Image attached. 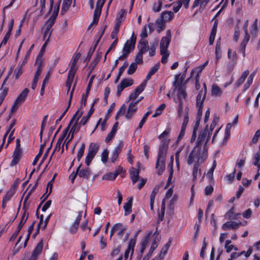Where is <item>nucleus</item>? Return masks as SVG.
<instances>
[{
	"label": "nucleus",
	"mask_w": 260,
	"mask_h": 260,
	"mask_svg": "<svg viewBox=\"0 0 260 260\" xmlns=\"http://www.w3.org/2000/svg\"><path fill=\"white\" fill-rule=\"evenodd\" d=\"M207 156L208 150L198 146H195L190 152L187 160V163L188 165H190L194 162L192 169V180L193 181H196L198 177L201 175L202 172L201 169L199 168L200 165L204 162L207 159Z\"/></svg>",
	"instance_id": "nucleus-1"
},
{
	"label": "nucleus",
	"mask_w": 260,
	"mask_h": 260,
	"mask_svg": "<svg viewBox=\"0 0 260 260\" xmlns=\"http://www.w3.org/2000/svg\"><path fill=\"white\" fill-rule=\"evenodd\" d=\"M218 118H214L212 121L209 129L207 125L204 130L200 132L196 142V146H198L199 147L208 150V147L207 146V143L210 140L213 130L215 127L218 122Z\"/></svg>",
	"instance_id": "nucleus-2"
},
{
	"label": "nucleus",
	"mask_w": 260,
	"mask_h": 260,
	"mask_svg": "<svg viewBox=\"0 0 260 260\" xmlns=\"http://www.w3.org/2000/svg\"><path fill=\"white\" fill-rule=\"evenodd\" d=\"M169 140H162L159 147L158 154L156 162V169L158 170L157 174L161 175L165 169V160L166 153L168 148Z\"/></svg>",
	"instance_id": "nucleus-3"
},
{
	"label": "nucleus",
	"mask_w": 260,
	"mask_h": 260,
	"mask_svg": "<svg viewBox=\"0 0 260 260\" xmlns=\"http://www.w3.org/2000/svg\"><path fill=\"white\" fill-rule=\"evenodd\" d=\"M171 31L168 30L166 36L163 37L160 41V53L162 56L161 62L162 63H166L167 62L170 55L168 48L171 42Z\"/></svg>",
	"instance_id": "nucleus-4"
},
{
	"label": "nucleus",
	"mask_w": 260,
	"mask_h": 260,
	"mask_svg": "<svg viewBox=\"0 0 260 260\" xmlns=\"http://www.w3.org/2000/svg\"><path fill=\"white\" fill-rule=\"evenodd\" d=\"M81 55L80 53H76L74 55L72 59L71 66L68 73V79L66 82V86L68 87V92L70 90L72 83L73 81L74 76L77 71V69L76 68V64L79 59L80 58Z\"/></svg>",
	"instance_id": "nucleus-5"
},
{
	"label": "nucleus",
	"mask_w": 260,
	"mask_h": 260,
	"mask_svg": "<svg viewBox=\"0 0 260 260\" xmlns=\"http://www.w3.org/2000/svg\"><path fill=\"white\" fill-rule=\"evenodd\" d=\"M217 1L215 0L216 2ZM209 1L210 0H194L191 7L192 15L193 16L202 15Z\"/></svg>",
	"instance_id": "nucleus-6"
},
{
	"label": "nucleus",
	"mask_w": 260,
	"mask_h": 260,
	"mask_svg": "<svg viewBox=\"0 0 260 260\" xmlns=\"http://www.w3.org/2000/svg\"><path fill=\"white\" fill-rule=\"evenodd\" d=\"M180 76V74L175 75V81L173 83V85L176 86V88L178 87V91L177 96L179 103L180 101H182L183 99H185L187 95V93L185 91V87H184L182 85V81L178 83V80H179Z\"/></svg>",
	"instance_id": "nucleus-7"
},
{
	"label": "nucleus",
	"mask_w": 260,
	"mask_h": 260,
	"mask_svg": "<svg viewBox=\"0 0 260 260\" xmlns=\"http://www.w3.org/2000/svg\"><path fill=\"white\" fill-rule=\"evenodd\" d=\"M248 21H246L245 24H244L243 28L244 30L245 35L244 36V38L241 43L240 44V51L242 52L243 56L244 57L245 56V48L246 46L249 41L250 39V35L248 31Z\"/></svg>",
	"instance_id": "nucleus-8"
},
{
	"label": "nucleus",
	"mask_w": 260,
	"mask_h": 260,
	"mask_svg": "<svg viewBox=\"0 0 260 260\" xmlns=\"http://www.w3.org/2000/svg\"><path fill=\"white\" fill-rule=\"evenodd\" d=\"M136 41V36L133 33L130 39L128 40L123 48V52L129 54L135 48Z\"/></svg>",
	"instance_id": "nucleus-9"
},
{
	"label": "nucleus",
	"mask_w": 260,
	"mask_h": 260,
	"mask_svg": "<svg viewBox=\"0 0 260 260\" xmlns=\"http://www.w3.org/2000/svg\"><path fill=\"white\" fill-rule=\"evenodd\" d=\"M206 91L203 93V89L200 90L196 98V106L198 108V112L199 116L202 113L204 102L206 98Z\"/></svg>",
	"instance_id": "nucleus-10"
},
{
	"label": "nucleus",
	"mask_w": 260,
	"mask_h": 260,
	"mask_svg": "<svg viewBox=\"0 0 260 260\" xmlns=\"http://www.w3.org/2000/svg\"><path fill=\"white\" fill-rule=\"evenodd\" d=\"M190 0H178L173 3L172 5L173 6V10L174 12H177L181 7L183 6L185 9H188L189 6Z\"/></svg>",
	"instance_id": "nucleus-11"
},
{
	"label": "nucleus",
	"mask_w": 260,
	"mask_h": 260,
	"mask_svg": "<svg viewBox=\"0 0 260 260\" xmlns=\"http://www.w3.org/2000/svg\"><path fill=\"white\" fill-rule=\"evenodd\" d=\"M141 100H139L136 101H132L130 103L128 110L125 115V117L127 119H131L133 116L134 114L137 111V107H136L137 104L140 102Z\"/></svg>",
	"instance_id": "nucleus-12"
},
{
	"label": "nucleus",
	"mask_w": 260,
	"mask_h": 260,
	"mask_svg": "<svg viewBox=\"0 0 260 260\" xmlns=\"http://www.w3.org/2000/svg\"><path fill=\"white\" fill-rule=\"evenodd\" d=\"M28 216V213L26 211H24L23 212V213L22 215L21 220L17 228L16 231L14 233L11 238H15L18 235L19 232L21 230L22 228L23 227V225L25 224V222L26 221Z\"/></svg>",
	"instance_id": "nucleus-13"
},
{
	"label": "nucleus",
	"mask_w": 260,
	"mask_h": 260,
	"mask_svg": "<svg viewBox=\"0 0 260 260\" xmlns=\"http://www.w3.org/2000/svg\"><path fill=\"white\" fill-rule=\"evenodd\" d=\"M137 234H136L135 236V238L134 239H132L128 244V247L127 249L125 250L124 253V257L125 259H127L128 257V254L129 252L131 251V256L133 254L134 251V247L135 246L136 243Z\"/></svg>",
	"instance_id": "nucleus-14"
},
{
	"label": "nucleus",
	"mask_w": 260,
	"mask_h": 260,
	"mask_svg": "<svg viewBox=\"0 0 260 260\" xmlns=\"http://www.w3.org/2000/svg\"><path fill=\"white\" fill-rule=\"evenodd\" d=\"M43 247V242L42 240L37 244L28 260H37L42 251Z\"/></svg>",
	"instance_id": "nucleus-15"
},
{
	"label": "nucleus",
	"mask_w": 260,
	"mask_h": 260,
	"mask_svg": "<svg viewBox=\"0 0 260 260\" xmlns=\"http://www.w3.org/2000/svg\"><path fill=\"white\" fill-rule=\"evenodd\" d=\"M123 146V144L122 141H119L117 146L115 148V149L113 151L111 157V160L112 162H114L116 159L118 158L119 154L122 151Z\"/></svg>",
	"instance_id": "nucleus-16"
},
{
	"label": "nucleus",
	"mask_w": 260,
	"mask_h": 260,
	"mask_svg": "<svg viewBox=\"0 0 260 260\" xmlns=\"http://www.w3.org/2000/svg\"><path fill=\"white\" fill-rule=\"evenodd\" d=\"M79 111H78L77 115L75 117V118L74 120L73 121H75L72 126V128H71L70 132L69 134V136L70 135L71 133H72V135L73 136L74 133L78 132L80 129V126L79 125L78 121L79 119H80V118L81 117V116H82L83 113H82V112H81L80 113H79ZM73 122H73L72 123H73ZM72 123L71 124H72ZM71 125H70V126Z\"/></svg>",
	"instance_id": "nucleus-17"
},
{
	"label": "nucleus",
	"mask_w": 260,
	"mask_h": 260,
	"mask_svg": "<svg viewBox=\"0 0 260 260\" xmlns=\"http://www.w3.org/2000/svg\"><path fill=\"white\" fill-rule=\"evenodd\" d=\"M8 79V77L5 79L2 87L1 88V90L2 91L0 93V106L2 104L6 96L7 95L9 88L8 86H6V83Z\"/></svg>",
	"instance_id": "nucleus-18"
},
{
	"label": "nucleus",
	"mask_w": 260,
	"mask_h": 260,
	"mask_svg": "<svg viewBox=\"0 0 260 260\" xmlns=\"http://www.w3.org/2000/svg\"><path fill=\"white\" fill-rule=\"evenodd\" d=\"M21 149H15L12 155L13 159L10 163L11 167L15 166L19 162L21 158Z\"/></svg>",
	"instance_id": "nucleus-19"
},
{
	"label": "nucleus",
	"mask_w": 260,
	"mask_h": 260,
	"mask_svg": "<svg viewBox=\"0 0 260 260\" xmlns=\"http://www.w3.org/2000/svg\"><path fill=\"white\" fill-rule=\"evenodd\" d=\"M242 223L241 222H236L235 221H227L222 225V228L224 230H227L230 229L236 230L239 228V226Z\"/></svg>",
	"instance_id": "nucleus-20"
},
{
	"label": "nucleus",
	"mask_w": 260,
	"mask_h": 260,
	"mask_svg": "<svg viewBox=\"0 0 260 260\" xmlns=\"http://www.w3.org/2000/svg\"><path fill=\"white\" fill-rule=\"evenodd\" d=\"M113 228L117 235L120 237L123 235L124 232L126 230V227L121 223L115 224Z\"/></svg>",
	"instance_id": "nucleus-21"
},
{
	"label": "nucleus",
	"mask_w": 260,
	"mask_h": 260,
	"mask_svg": "<svg viewBox=\"0 0 260 260\" xmlns=\"http://www.w3.org/2000/svg\"><path fill=\"white\" fill-rule=\"evenodd\" d=\"M82 216V212H79L78 217L76 218L75 222L73 223L70 229V232L72 234H75L79 228V223L80 222Z\"/></svg>",
	"instance_id": "nucleus-22"
},
{
	"label": "nucleus",
	"mask_w": 260,
	"mask_h": 260,
	"mask_svg": "<svg viewBox=\"0 0 260 260\" xmlns=\"http://www.w3.org/2000/svg\"><path fill=\"white\" fill-rule=\"evenodd\" d=\"M250 32L251 35V41H253L257 36V19H255L250 28Z\"/></svg>",
	"instance_id": "nucleus-23"
},
{
	"label": "nucleus",
	"mask_w": 260,
	"mask_h": 260,
	"mask_svg": "<svg viewBox=\"0 0 260 260\" xmlns=\"http://www.w3.org/2000/svg\"><path fill=\"white\" fill-rule=\"evenodd\" d=\"M78 174L80 177L88 179L91 174V171L87 166L85 169H81L80 168Z\"/></svg>",
	"instance_id": "nucleus-24"
},
{
	"label": "nucleus",
	"mask_w": 260,
	"mask_h": 260,
	"mask_svg": "<svg viewBox=\"0 0 260 260\" xmlns=\"http://www.w3.org/2000/svg\"><path fill=\"white\" fill-rule=\"evenodd\" d=\"M164 17H160L157 19L155 21V24L156 25V30L158 33L163 31L166 28V22L164 20Z\"/></svg>",
	"instance_id": "nucleus-25"
},
{
	"label": "nucleus",
	"mask_w": 260,
	"mask_h": 260,
	"mask_svg": "<svg viewBox=\"0 0 260 260\" xmlns=\"http://www.w3.org/2000/svg\"><path fill=\"white\" fill-rule=\"evenodd\" d=\"M156 231L155 233H154L153 234H152V231H149L148 232V233L147 234V236L144 239V240L141 243V248L140 250V252L141 253H143L144 250L145 249L149 241V239L150 237L154 236V235L156 234Z\"/></svg>",
	"instance_id": "nucleus-26"
},
{
	"label": "nucleus",
	"mask_w": 260,
	"mask_h": 260,
	"mask_svg": "<svg viewBox=\"0 0 260 260\" xmlns=\"http://www.w3.org/2000/svg\"><path fill=\"white\" fill-rule=\"evenodd\" d=\"M138 48L139 49L138 52L144 54L149 50L148 42L146 41L141 40L139 43Z\"/></svg>",
	"instance_id": "nucleus-27"
},
{
	"label": "nucleus",
	"mask_w": 260,
	"mask_h": 260,
	"mask_svg": "<svg viewBox=\"0 0 260 260\" xmlns=\"http://www.w3.org/2000/svg\"><path fill=\"white\" fill-rule=\"evenodd\" d=\"M43 61H40L39 59H36L35 64L37 65V71L35 73L34 79L38 80L39 77L40 76L43 70Z\"/></svg>",
	"instance_id": "nucleus-28"
},
{
	"label": "nucleus",
	"mask_w": 260,
	"mask_h": 260,
	"mask_svg": "<svg viewBox=\"0 0 260 260\" xmlns=\"http://www.w3.org/2000/svg\"><path fill=\"white\" fill-rule=\"evenodd\" d=\"M29 92V89L27 88H25L23 90V91L20 93L17 98L15 101H16L17 103H19L20 104H22L24 101L27 96L28 93Z\"/></svg>",
	"instance_id": "nucleus-29"
},
{
	"label": "nucleus",
	"mask_w": 260,
	"mask_h": 260,
	"mask_svg": "<svg viewBox=\"0 0 260 260\" xmlns=\"http://www.w3.org/2000/svg\"><path fill=\"white\" fill-rule=\"evenodd\" d=\"M106 0H98L96 3V8L94 12L93 16H100L102 9Z\"/></svg>",
	"instance_id": "nucleus-30"
},
{
	"label": "nucleus",
	"mask_w": 260,
	"mask_h": 260,
	"mask_svg": "<svg viewBox=\"0 0 260 260\" xmlns=\"http://www.w3.org/2000/svg\"><path fill=\"white\" fill-rule=\"evenodd\" d=\"M79 110H78L76 113L74 115L73 117H72L71 121H70V123H69L68 126L67 127V128L64 130V131L62 132V135L59 137L57 141L62 143L63 139H64L65 137L66 136L67 134V133L69 131V127L70 126V125L71 124V123H72L73 122V121L74 120L75 118V117L77 115V114H78V112Z\"/></svg>",
	"instance_id": "nucleus-31"
},
{
	"label": "nucleus",
	"mask_w": 260,
	"mask_h": 260,
	"mask_svg": "<svg viewBox=\"0 0 260 260\" xmlns=\"http://www.w3.org/2000/svg\"><path fill=\"white\" fill-rule=\"evenodd\" d=\"M221 42L219 39L216 44L215 47V55H216V62L218 61L219 59L221 57Z\"/></svg>",
	"instance_id": "nucleus-32"
},
{
	"label": "nucleus",
	"mask_w": 260,
	"mask_h": 260,
	"mask_svg": "<svg viewBox=\"0 0 260 260\" xmlns=\"http://www.w3.org/2000/svg\"><path fill=\"white\" fill-rule=\"evenodd\" d=\"M249 74V71L248 70H246L242 74L241 77L237 81L235 85L236 87H239L241 84H242L245 81L246 78L248 76Z\"/></svg>",
	"instance_id": "nucleus-33"
},
{
	"label": "nucleus",
	"mask_w": 260,
	"mask_h": 260,
	"mask_svg": "<svg viewBox=\"0 0 260 260\" xmlns=\"http://www.w3.org/2000/svg\"><path fill=\"white\" fill-rule=\"evenodd\" d=\"M160 63L158 62L154 67H152L146 76V80H149L152 75L155 74L159 69Z\"/></svg>",
	"instance_id": "nucleus-34"
},
{
	"label": "nucleus",
	"mask_w": 260,
	"mask_h": 260,
	"mask_svg": "<svg viewBox=\"0 0 260 260\" xmlns=\"http://www.w3.org/2000/svg\"><path fill=\"white\" fill-rule=\"evenodd\" d=\"M72 0H63L60 12L61 15H64V13L68 11L72 4Z\"/></svg>",
	"instance_id": "nucleus-35"
},
{
	"label": "nucleus",
	"mask_w": 260,
	"mask_h": 260,
	"mask_svg": "<svg viewBox=\"0 0 260 260\" xmlns=\"http://www.w3.org/2000/svg\"><path fill=\"white\" fill-rule=\"evenodd\" d=\"M139 171L138 169L132 168L131 171L130 175L133 184H135L138 180Z\"/></svg>",
	"instance_id": "nucleus-36"
},
{
	"label": "nucleus",
	"mask_w": 260,
	"mask_h": 260,
	"mask_svg": "<svg viewBox=\"0 0 260 260\" xmlns=\"http://www.w3.org/2000/svg\"><path fill=\"white\" fill-rule=\"evenodd\" d=\"M94 111V109L93 108V105H92L90 110L88 112L87 115L83 117V118H82V119L81 120V121L80 122V123L82 124L83 125H85L87 123L89 118H90L91 115L93 113Z\"/></svg>",
	"instance_id": "nucleus-37"
},
{
	"label": "nucleus",
	"mask_w": 260,
	"mask_h": 260,
	"mask_svg": "<svg viewBox=\"0 0 260 260\" xmlns=\"http://www.w3.org/2000/svg\"><path fill=\"white\" fill-rule=\"evenodd\" d=\"M208 61H206L202 66L192 69V71L191 72V76H190V78H191V77H192L193 76V74L195 72H197V75H200V74L201 73V72L203 71V70L208 64Z\"/></svg>",
	"instance_id": "nucleus-38"
},
{
	"label": "nucleus",
	"mask_w": 260,
	"mask_h": 260,
	"mask_svg": "<svg viewBox=\"0 0 260 260\" xmlns=\"http://www.w3.org/2000/svg\"><path fill=\"white\" fill-rule=\"evenodd\" d=\"M75 85H74L73 88V89H72V91H71V92L70 93V98H69V102H68V106H67V108L66 109V110L64 111V112L62 113L61 115L59 117V118H60L61 120L64 117V116L65 115L66 113L68 111V110L69 109V108H70V107L71 106V101H72V98H73V92H74V89H75Z\"/></svg>",
	"instance_id": "nucleus-39"
},
{
	"label": "nucleus",
	"mask_w": 260,
	"mask_h": 260,
	"mask_svg": "<svg viewBox=\"0 0 260 260\" xmlns=\"http://www.w3.org/2000/svg\"><path fill=\"white\" fill-rule=\"evenodd\" d=\"M222 90L217 85H213L211 90V94L213 96H220L222 94Z\"/></svg>",
	"instance_id": "nucleus-40"
},
{
	"label": "nucleus",
	"mask_w": 260,
	"mask_h": 260,
	"mask_svg": "<svg viewBox=\"0 0 260 260\" xmlns=\"http://www.w3.org/2000/svg\"><path fill=\"white\" fill-rule=\"evenodd\" d=\"M256 72L252 73L248 77L246 83L244 84V90H246L251 85L253 82V79L255 75Z\"/></svg>",
	"instance_id": "nucleus-41"
},
{
	"label": "nucleus",
	"mask_w": 260,
	"mask_h": 260,
	"mask_svg": "<svg viewBox=\"0 0 260 260\" xmlns=\"http://www.w3.org/2000/svg\"><path fill=\"white\" fill-rule=\"evenodd\" d=\"M132 201L131 199L127 203H125L124 205V209L125 210V215H127L129 214L132 212Z\"/></svg>",
	"instance_id": "nucleus-42"
},
{
	"label": "nucleus",
	"mask_w": 260,
	"mask_h": 260,
	"mask_svg": "<svg viewBox=\"0 0 260 260\" xmlns=\"http://www.w3.org/2000/svg\"><path fill=\"white\" fill-rule=\"evenodd\" d=\"M99 40H98L96 41L95 44L94 45V47L92 48H91L89 49L88 53L87 54V55L86 58L85 59V61L87 63H88L89 62V61L90 60V59L93 54V53L94 52V51L96 47V46L99 43Z\"/></svg>",
	"instance_id": "nucleus-43"
},
{
	"label": "nucleus",
	"mask_w": 260,
	"mask_h": 260,
	"mask_svg": "<svg viewBox=\"0 0 260 260\" xmlns=\"http://www.w3.org/2000/svg\"><path fill=\"white\" fill-rule=\"evenodd\" d=\"M55 20L56 17H50L45 24V28L48 30H52L51 27L54 25Z\"/></svg>",
	"instance_id": "nucleus-44"
},
{
	"label": "nucleus",
	"mask_w": 260,
	"mask_h": 260,
	"mask_svg": "<svg viewBox=\"0 0 260 260\" xmlns=\"http://www.w3.org/2000/svg\"><path fill=\"white\" fill-rule=\"evenodd\" d=\"M99 148L100 146L99 144L94 143H91L89 145L88 151L91 152L96 154L99 151Z\"/></svg>",
	"instance_id": "nucleus-45"
},
{
	"label": "nucleus",
	"mask_w": 260,
	"mask_h": 260,
	"mask_svg": "<svg viewBox=\"0 0 260 260\" xmlns=\"http://www.w3.org/2000/svg\"><path fill=\"white\" fill-rule=\"evenodd\" d=\"M185 114L183 118V121L181 125V128L186 129V126L188 124V120H189V117H188V109L187 108H185Z\"/></svg>",
	"instance_id": "nucleus-46"
},
{
	"label": "nucleus",
	"mask_w": 260,
	"mask_h": 260,
	"mask_svg": "<svg viewBox=\"0 0 260 260\" xmlns=\"http://www.w3.org/2000/svg\"><path fill=\"white\" fill-rule=\"evenodd\" d=\"M127 65L128 64L126 62H124L123 66L119 68L117 76L115 81V83L118 82L122 74L123 73L125 69L127 68Z\"/></svg>",
	"instance_id": "nucleus-47"
},
{
	"label": "nucleus",
	"mask_w": 260,
	"mask_h": 260,
	"mask_svg": "<svg viewBox=\"0 0 260 260\" xmlns=\"http://www.w3.org/2000/svg\"><path fill=\"white\" fill-rule=\"evenodd\" d=\"M216 161L214 160L212 167L209 170L207 173V176L209 179H212L213 178V172L216 168Z\"/></svg>",
	"instance_id": "nucleus-48"
},
{
	"label": "nucleus",
	"mask_w": 260,
	"mask_h": 260,
	"mask_svg": "<svg viewBox=\"0 0 260 260\" xmlns=\"http://www.w3.org/2000/svg\"><path fill=\"white\" fill-rule=\"evenodd\" d=\"M96 155V154L91 152L88 151V152L87 154V156L85 158V164L87 166H89L91 161L94 158V156Z\"/></svg>",
	"instance_id": "nucleus-49"
},
{
	"label": "nucleus",
	"mask_w": 260,
	"mask_h": 260,
	"mask_svg": "<svg viewBox=\"0 0 260 260\" xmlns=\"http://www.w3.org/2000/svg\"><path fill=\"white\" fill-rule=\"evenodd\" d=\"M96 155V154L91 152L88 151V152L87 154V156L85 158V164L87 166H89L91 161L94 158V156Z\"/></svg>",
	"instance_id": "nucleus-50"
},
{
	"label": "nucleus",
	"mask_w": 260,
	"mask_h": 260,
	"mask_svg": "<svg viewBox=\"0 0 260 260\" xmlns=\"http://www.w3.org/2000/svg\"><path fill=\"white\" fill-rule=\"evenodd\" d=\"M158 46V44L156 42H154L152 43L151 47L149 50V54L150 56H153L155 54L156 49Z\"/></svg>",
	"instance_id": "nucleus-51"
},
{
	"label": "nucleus",
	"mask_w": 260,
	"mask_h": 260,
	"mask_svg": "<svg viewBox=\"0 0 260 260\" xmlns=\"http://www.w3.org/2000/svg\"><path fill=\"white\" fill-rule=\"evenodd\" d=\"M120 83L124 88H126L134 84V81L132 79H123Z\"/></svg>",
	"instance_id": "nucleus-52"
},
{
	"label": "nucleus",
	"mask_w": 260,
	"mask_h": 260,
	"mask_svg": "<svg viewBox=\"0 0 260 260\" xmlns=\"http://www.w3.org/2000/svg\"><path fill=\"white\" fill-rule=\"evenodd\" d=\"M166 107L165 104H161L156 110L155 113L154 114V115L152 116L153 117H156L160 115L162 111L165 109Z\"/></svg>",
	"instance_id": "nucleus-53"
},
{
	"label": "nucleus",
	"mask_w": 260,
	"mask_h": 260,
	"mask_svg": "<svg viewBox=\"0 0 260 260\" xmlns=\"http://www.w3.org/2000/svg\"><path fill=\"white\" fill-rule=\"evenodd\" d=\"M137 68L138 66L137 63L133 62L129 66L127 72V74L128 75L133 74L136 71Z\"/></svg>",
	"instance_id": "nucleus-54"
},
{
	"label": "nucleus",
	"mask_w": 260,
	"mask_h": 260,
	"mask_svg": "<svg viewBox=\"0 0 260 260\" xmlns=\"http://www.w3.org/2000/svg\"><path fill=\"white\" fill-rule=\"evenodd\" d=\"M15 193V191L9 189V190L6 193V194L4 197L3 200L6 202H8L9 200H10V199L13 196Z\"/></svg>",
	"instance_id": "nucleus-55"
},
{
	"label": "nucleus",
	"mask_w": 260,
	"mask_h": 260,
	"mask_svg": "<svg viewBox=\"0 0 260 260\" xmlns=\"http://www.w3.org/2000/svg\"><path fill=\"white\" fill-rule=\"evenodd\" d=\"M146 82L142 83L138 87L135 89L134 91H135L137 94V95H139L144 90L146 87Z\"/></svg>",
	"instance_id": "nucleus-56"
},
{
	"label": "nucleus",
	"mask_w": 260,
	"mask_h": 260,
	"mask_svg": "<svg viewBox=\"0 0 260 260\" xmlns=\"http://www.w3.org/2000/svg\"><path fill=\"white\" fill-rule=\"evenodd\" d=\"M146 82L142 83L138 87L135 89L134 91H135L137 94V95H139L144 90L146 87Z\"/></svg>",
	"instance_id": "nucleus-57"
},
{
	"label": "nucleus",
	"mask_w": 260,
	"mask_h": 260,
	"mask_svg": "<svg viewBox=\"0 0 260 260\" xmlns=\"http://www.w3.org/2000/svg\"><path fill=\"white\" fill-rule=\"evenodd\" d=\"M146 82L142 83L138 87L135 89L134 91H135L137 94V95H139L144 90L146 87Z\"/></svg>",
	"instance_id": "nucleus-58"
},
{
	"label": "nucleus",
	"mask_w": 260,
	"mask_h": 260,
	"mask_svg": "<svg viewBox=\"0 0 260 260\" xmlns=\"http://www.w3.org/2000/svg\"><path fill=\"white\" fill-rule=\"evenodd\" d=\"M146 82L142 83L138 87L135 89L134 91H135L137 94V95H139L144 90L146 87Z\"/></svg>",
	"instance_id": "nucleus-59"
},
{
	"label": "nucleus",
	"mask_w": 260,
	"mask_h": 260,
	"mask_svg": "<svg viewBox=\"0 0 260 260\" xmlns=\"http://www.w3.org/2000/svg\"><path fill=\"white\" fill-rule=\"evenodd\" d=\"M146 82L142 83L138 87L135 89L134 91H135L137 94V95H139L144 90L146 87Z\"/></svg>",
	"instance_id": "nucleus-60"
},
{
	"label": "nucleus",
	"mask_w": 260,
	"mask_h": 260,
	"mask_svg": "<svg viewBox=\"0 0 260 260\" xmlns=\"http://www.w3.org/2000/svg\"><path fill=\"white\" fill-rule=\"evenodd\" d=\"M119 174V172H115L114 173H109L108 174H106L104 176V179L109 180H113L115 179L116 177L118 176V175Z\"/></svg>",
	"instance_id": "nucleus-61"
},
{
	"label": "nucleus",
	"mask_w": 260,
	"mask_h": 260,
	"mask_svg": "<svg viewBox=\"0 0 260 260\" xmlns=\"http://www.w3.org/2000/svg\"><path fill=\"white\" fill-rule=\"evenodd\" d=\"M22 73L23 70L22 68H21V66H17V67L15 69L14 72V75L15 76V79H18Z\"/></svg>",
	"instance_id": "nucleus-62"
},
{
	"label": "nucleus",
	"mask_w": 260,
	"mask_h": 260,
	"mask_svg": "<svg viewBox=\"0 0 260 260\" xmlns=\"http://www.w3.org/2000/svg\"><path fill=\"white\" fill-rule=\"evenodd\" d=\"M123 21V17H118L115 20V24L113 29L119 31L120 26Z\"/></svg>",
	"instance_id": "nucleus-63"
},
{
	"label": "nucleus",
	"mask_w": 260,
	"mask_h": 260,
	"mask_svg": "<svg viewBox=\"0 0 260 260\" xmlns=\"http://www.w3.org/2000/svg\"><path fill=\"white\" fill-rule=\"evenodd\" d=\"M162 6V2L161 0H158L157 3L154 4L152 9L154 12H159L161 9Z\"/></svg>",
	"instance_id": "nucleus-64"
}]
</instances>
